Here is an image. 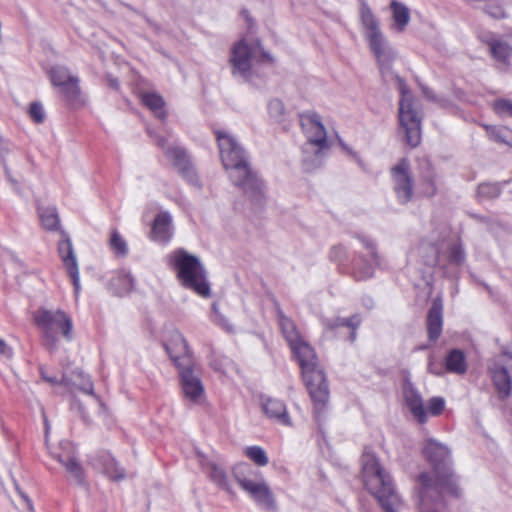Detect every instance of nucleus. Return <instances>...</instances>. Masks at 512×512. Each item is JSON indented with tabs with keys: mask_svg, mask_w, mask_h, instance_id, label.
<instances>
[{
	"mask_svg": "<svg viewBox=\"0 0 512 512\" xmlns=\"http://www.w3.org/2000/svg\"><path fill=\"white\" fill-rule=\"evenodd\" d=\"M285 107L280 99H272L268 103V113L275 121L280 122L283 118Z\"/></svg>",
	"mask_w": 512,
	"mask_h": 512,
	"instance_id": "48",
	"label": "nucleus"
},
{
	"mask_svg": "<svg viewBox=\"0 0 512 512\" xmlns=\"http://www.w3.org/2000/svg\"><path fill=\"white\" fill-rule=\"evenodd\" d=\"M399 122L405 133V142L411 148L421 143V117L414 109V100L411 98L399 101Z\"/></svg>",
	"mask_w": 512,
	"mask_h": 512,
	"instance_id": "11",
	"label": "nucleus"
},
{
	"mask_svg": "<svg viewBox=\"0 0 512 512\" xmlns=\"http://www.w3.org/2000/svg\"><path fill=\"white\" fill-rule=\"evenodd\" d=\"M176 369L181 390L185 398L194 404L199 403L204 395V386L201 381L200 373L197 371L195 361L191 363L185 362Z\"/></svg>",
	"mask_w": 512,
	"mask_h": 512,
	"instance_id": "13",
	"label": "nucleus"
},
{
	"mask_svg": "<svg viewBox=\"0 0 512 512\" xmlns=\"http://www.w3.org/2000/svg\"><path fill=\"white\" fill-rule=\"evenodd\" d=\"M363 305L366 307V308H372L373 305H374V301L371 297H366L363 299Z\"/></svg>",
	"mask_w": 512,
	"mask_h": 512,
	"instance_id": "62",
	"label": "nucleus"
},
{
	"mask_svg": "<svg viewBox=\"0 0 512 512\" xmlns=\"http://www.w3.org/2000/svg\"><path fill=\"white\" fill-rule=\"evenodd\" d=\"M359 15L363 36L376 62L396 59L397 51L383 34L379 19L373 13L366 0H360Z\"/></svg>",
	"mask_w": 512,
	"mask_h": 512,
	"instance_id": "8",
	"label": "nucleus"
},
{
	"mask_svg": "<svg viewBox=\"0 0 512 512\" xmlns=\"http://www.w3.org/2000/svg\"><path fill=\"white\" fill-rule=\"evenodd\" d=\"M257 50L260 53V61L274 62L273 57L263 49L259 39H256L251 45L245 40L237 42L232 48L229 62L231 73L235 78L250 85L253 89L261 90L266 86V78L251 64V59L256 56Z\"/></svg>",
	"mask_w": 512,
	"mask_h": 512,
	"instance_id": "7",
	"label": "nucleus"
},
{
	"mask_svg": "<svg viewBox=\"0 0 512 512\" xmlns=\"http://www.w3.org/2000/svg\"><path fill=\"white\" fill-rule=\"evenodd\" d=\"M402 392L405 404L408 407L411 414L417 419V421L420 424L426 423L428 417L424 409L422 396L409 379H406L404 381Z\"/></svg>",
	"mask_w": 512,
	"mask_h": 512,
	"instance_id": "20",
	"label": "nucleus"
},
{
	"mask_svg": "<svg viewBox=\"0 0 512 512\" xmlns=\"http://www.w3.org/2000/svg\"><path fill=\"white\" fill-rule=\"evenodd\" d=\"M11 185L16 193H20V184L16 179L11 178Z\"/></svg>",
	"mask_w": 512,
	"mask_h": 512,
	"instance_id": "63",
	"label": "nucleus"
},
{
	"mask_svg": "<svg viewBox=\"0 0 512 512\" xmlns=\"http://www.w3.org/2000/svg\"><path fill=\"white\" fill-rule=\"evenodd\" d=\"M57 461L65 468L70 478L79 486H85V472L74 449L69 443L62 444V451L55 455Z\"/></svg>",
	"mask_w": 512,
	"mask_h": 512,
	"instance_id": "17",
	"label": "nucleus"
},
{
	"mask_svg": "<svg viewBox=\"0 0 512 512\" xmlns=\"http://www.w3.org/2000/svg\"><path fill=\"white\" fill-rule=\"evenodd\" d=\"M207 468L211 481L217 484L220 488L230 492L231 487L225 469L214 462L209 463Z\"/></svg>",
	"mask_w": 512,
	"mask_h": 512,
	"instance_id": "39",
	"label": "nucleus"
},
{
	"mask_svg": "<svg viewBox=\"0 0 512 512\" xmlns=\"http://www.w3.org/2000/svg\"><path fill=\"white\" fill-rule=\"evenodd\" d=\"M134 283L131 273L123 269L113 271L107 280L109 289L117 296L129 294L134 288Z\"/></svg>",
	"mask_w": 512,
	"mask_h": 512,
	"instance_id": "24",
	"label": "nucleus"
},
{
	"mask_svg": "<svg viewBox=\"0 0 512 512\" xmlns=\"http://www.w3.org/2000/svg\"><path fill=\"white\" fill-rule=\"evenodd\" d=\"M482 11L488 15L489 17L495 20H501L508 18V13L506 12L503 4L496 0L487 1L484 3L482 7Z\"/></svg>",
	"mask_w": 512,
	"mask_h": 512,
	"instance_id": "42",
	"label": "nucleus"
},
{
	"mask_svg": "<svg viewBox=\"0 0 512 512\" xmlns=\"http://www.w3.org/2000/svg\"><path fill=\"white\" fill-rule=\"evenodd\" d=\"M34 322L41 329L44 344L50 351L58 348V333L70 341L72 339V319L62 310L39 309L34 313Z\"/></svg>",
	"mask_w": 512,
	"mask_h": 512,
	"instance_id": "9",
	"label": "nucleus"
},
{
	"mask_svg": "<svg viewBox=\"0 0 512 512\" xmlns=\"http://www.w3.org/2000/svg\"><path fill=\"white\" fill-rule=\"evenodd\" d=\"M74 407L76 408V410H77L81 420L84 422V424L90 425L92 423V420L88 414V411L83 406V404L80 401L75 400Z\"/></svg>",
	"mask_w": 512,
	"mask_h": 512,
	"instance_id": "56",
	"label": "nucleus"
},
{
	"mask_svg": "<svg viewBox=\"0 0 512 512\" xmlns=\"http://www.w3.org/2000/svg\"><path fill=\"white\" fill-rule=\"evenodd\" d=\"M489 54L496 62L510 65L512 58V45L507 41L498 39L490 48Z\"/></svg>",
	"mask_w": 512,
	"mask_h": 512,
	"instance_id": "33",
	"label": "nucleus"
},
{
	"mask_svg": "<svg viewBox=\"0 0 512 512\" xmlns=\"http://www.w3.org/2000/svg\"><path fill=\"white\" fill-rule=\"evenodd\" d=\"M428 371L437 376H441L443 374L442 366L435 361L432 356L428 359Z\"/></svg>",
	"mask_w": 512,
	"mask_h": 512,
	"instance_id": "58",
	"label": "nucleus"
},
{
	"mask_svg": "<svg viewBox=\"0 0 512 512\" xmlns=\"http://www.w3.org/2000/svg\"><path fill=\"white\" fill-rule=\"evenodd\" d=\"M329 259L337 264H345L348 260L346 248L342 245H335L329 251Z\"/></svg>",
	"mask_w": 512,
	"mask_h": 512,
	"instance_id": "50",
	"label": "nucleus"
},
{
	"mask_svg": "<svg viewBox=\"0 0 512 512\" xmlns=\"http://www.w3.org/2000/svg\"><path fill=\"white\" fill-rule=\"evenodd\" d=\"M143 104L153 111L157 117L164 119L167 115L164 110V99L157 93H144L142 95Z\"/></svg>",
	"mask_w": 512,
	"mask_h": 512,
	"instance_id": "37",
	"label": "nucleus"
},
{
	"mask_svg": "<svg viewBox=\"0 0 512 512\" xmlns=\"http://www.w3.org/2000/svg\"><path fill=\"white\" fill-rule=\"evenodd\" d=\"M29 115L35 123H43L46 116L43 105L38 101L32 102L29 108Z\"/></svg>",
	"mask_w": 512,
	"mask_h": 512,
	"instance_id": "51",
	"label": "nucleus"
},
{
	"mask_svg": "<svg viewBox=\"0 0 512 512\" xmlns=\"http://www.w3.org/2000/svg\"><path fill=\"white\" fill-rule=\"evenodd\" d=\"M445 369L449 373L462 375L467 371L465 353L460 349H452L445 357Z\"/></svg>",
	"mask_w": 512,
	"mask_h": 512,
	"instance_id": "29",
	"label": "nucleus"
},
{
	"mask_svg": "<svg viewBox=\"0 0 512 512\" xmlns=\"http://www.w3.org/2000/svg\"><path fill=\"white\" fill-rule=\"evenodd\" d=\"M232 473L235 480L244 491L254 482V480L250 478L254 471L252 467L247 463L236 464L232 468Z\"/></svg>",
	"mask_w": 512,
	"mask_h": 512,
	"instance_id": "38",
	"label": "nucleus"
},
{
	"mask_svg": "<svg viewBox=\"0 0 512 512\" xmlns=\"http://www.w3.org/2000/svg\"><path fill=\"white\" fill-rule=\"evenodd\" d=\"M147 132H148L149 136L154 139L156 145L158 147H160L161 149H163L164 152H165L166 149L169 148L167 146V139H166V137L155 133L151 129H147Z\"/></svg>",
	"mask_w": 512,
	"mask_h": 512,
	"instance_id": "57",
	"label": "nucleus"
},
{
	"mask_svg": "<svg viewBox=\"0 0 512 512\" xmlns=\"http://www.w3.org/2000/svg\"><path fill=\"white\" fill-rule=\"evenodd\" d=\"M301 370L303 380L314 404V417L321 425L329 400V385L324 371L319 367L317 355L312 346L300 339L290 346Z\"/></svg>",
	"mask_w": 512,
	"mask_h": 512,
	"instance_id": "3",
	"label": "nucleus"
},
{
	"mask_svg": "<svg viewBox=\"0 0 512 512\" xmlns=\"http://www.w3.org/2000/svg\"><path fill=\"white\" fill-rule=\"evenodd\" d=\"M277 315L279 326L289 346L302 339L295 323L287 317L281 309H278Z\"/></svg>",
	"mask_w": 512,
	"mask_h": 512,
	"instance_id": "31",
	"label": "nucleus"
},
{
	"mask_svg": "<svg viewBox=\"0 0 512 512\" xmlns=\"http://www.w3.org/2000/svg\"><path fill=\"white\" fill-rule=\"evenodd\" d=\"M487 372L497 399L506 401L512 394V352L503 350L500 355L489 360Z\"/></svg>",
	"mask_w": 512,
	"mask_h": 512,
	"instance_id": "10",
	"label": "nucleus"
},
{
	"mask_svg": "<svg viewBox=\"0 0 512 512\" xmlns=\"http://www.w3.org/2000/svg\"><path fill=\"white\" fill-rule=\"evenodd\" d=\"M300 125L306 135L302 146V166L306 172H313L324 164L330 145L325 126L318 113L305 111L299 114Z\"/></svg>",
	"mask_w": 512,
	"mask_h": 512,
	"instance_id": "5",
	"label": "nucleus"
},
{
	"mask_svg": "<svg viewBox=\"0 0 512 512\" xmlns=\"http://www.w3.org/2000/svg\"><path fill=\"white\" fill-rule=\"evenodd\" d=\"M492 109L501 118L512 117V100L508 98L495 99L492 103Z\"/></svg>",
	"mask_w": 512,
	"mask_h": 512,
	"instance_id": "47",
	"label": "nucleus"
},
{
	"mask_svg": "<svg viewBox=\"0 0 512 512\" xmlns=\"http://www.w3.org/2000/svg\"><path fill=\"white\" fill-rule=\"evenodd\" d=\"M50 80L53 86L59 88L63 86L65 83L73 79L75 76L70 74V71L67 67L64 66H53L49 72Z\"/></svg>",
	"mask_w": 512,
	"mask_h": 512,
	"instance_id": "40",
	"label": "nucleus"
},
{
	"mask_svg": "<svg viewBox=\"0 0 512 512\" xmlns=\"http://www.w3.org/2000/svg\"><path fill=\"white\" fill-rule=\"evenodd\" d=\"M245 455L251 459L258 466H265L268 464L269 459L265 450L257 445L248 446L245 448Z\"/></svg>",
	"mask_w": 512,
	"mask_h": 512,
	"instance_id": "46",
	"label": "nucleus"
},
{
	"mask_svg": "<svg viewBox=\"0 0 512 512\" xmlns=\"http://www.w3.org/2000/svg\"><path fill=\"white\" fill-rule=\"evenodd\" d=\"M355 237L361 242L363 247L368 251L370 258L373 260L375 265L381 266V256L378 253L376 242L369 236H366L363 234H357Z\"/></svg>",
	"mask_w": 512,
	"mask_h": 512,
	"instance_id": "43",
	"label": "nucleus"
},
{
	"mask_svg": "<svg viewBox=\"0 0 512 512\" xmlns=\"http://www.w3.org/2000/svg\"><path fill=\"white\" fill-rule=\"evenodd\" d=\"M446 257L450 265L460 267L466 260V252L460 240L450 243L447 247Z\"/></svg>",
	"mask_w": 512,
	"mask_h": 512,
	"instance_id": "36",
	"label": "nucleus"
},
{
	"mask_svg": "<svg viewBox=\"0 0 512 512\" xmlns=\"http://www.w3.org/2000/svg\"><path fill=\"white\" fill-rule=\"evenodd\" d=\"M390 9L392 11L394 29L399 33L403 32L410 21L409 8L404 3L393 0L390 3Z\"/></svg>",
	"mask_w": 512,
	"mask_h": 512,
	"instance_id": "30",
	"label": "nucleus"
},
{
	"mask_svg": "<svg viewBox=\"0 0 512 512\" xmlns=\"http://www.w3.org/2000/svg\"><path fill=\"white\" fill-rule=\"evenodd\" d=\"M166 157L172 161L181 176L191 185L201 187L198 175L192 165L190 156L182 146H172L165 150Z\"/></svg>",
	"mask_w": 512,
	"mask_h": 512,
	"instance_id": "15",
	"label": "nucleus"
},
{
	"mask_svg": "<svg viewBox=\"0 0 512 512\" xmlns=\"http://www.w3.org/2000/svg\"><path fill=\"white\" fill-rule=\"evenodd\" d=\"M488 136L494 142L505 144L512 148V129L507 126L485 125Z\"/></svg>",
	"mask_w": 512,
	"mask_h": 512,
	"instance_id": "34",
	"label": "nucleus"
},
{
	"mask_svg": "<svg viewBox=\"0 0 512 512\" xmlns=\"http://www.w3.org/2000/svg\"><path fill=\"white\" fill-rule=\"evenodd\" d=\"M222 164L231 182L242 190L255 208L265 203V186L248 161V156L236 138L228 132L216 130Z\"/></svg>",
	"mask_w": 512,
	"mask_h": 512,
	"instance_id": "2",
	"label": "nucleus"
},
{
	"mask_svg": "<svg viewBox=\"0 0 512 512\" xmlns=\"http://www.w3.org/2000/svg\"><path fill=\"white\" fill-rule=\"evenodd\" d=\"M362 318L360 314H354L351 317H336L326 318L322 320L323 326L328 330H335L340 327H347L350 329L349 341L354 343L357 339V330L360 327Z\"/></svg>",
	"mask_w": 512,
	"mask_h": 512,
	"instance_id": "26",
	"label": "nucleus"
},
{
	"mask_svg": "<svg viewBox=\"0 0 512 512\" xmlns=\"http://www.w3.org/2000/svg\"><path fill=\"white\" fill-rule=\"evenodd\" d=\"M432 472L417 477L418 512H438L447 505V498H459V478L452 467L450 449L434 438H428L422 449Z\"/></svg>",
	"mask_w": 512,
	"mask_h": 512,
	"instance_id": "1",
	"label": "nucleus"
},
{
	"mask_svg": "<svg viewBox=\"0 0 512 512\" xmlns=\"http://www.w3.org/2000/svg\"><path fill=\"white\" fill-rule=\"evenodd\" d=\"M420 90L423 94V96L430 102H433L437 104L441 108H450L452 106V102L444 97V96H438L430 87L420 83L419 84Z\"/></svg>",
	"mask_w": 512,
	"mask_h": 512,
	"instance_id": "45",
	"label": "nucleus"
},
{
	"mask_svg": "<svg viewBox=\"0 0 512 512\" xmlns=\"http://www.w3.org/2000/svg\"><path fill=\"white\" fill-rule=\"evenodd\" d=\"M174 236L172 215L168 211H160L154 218L149 239L159 245H168Z\"/></svg>",
	"mask_w": 512,
	"mask_h": 512,
	"instance_id": "18",
	"label": "nucleus"
},
{
	"mask_svg": "<svg viewBox=\"0 0 512 512\" xmlns=\"http://www.w3.org/2000/svg\"><path fill=\"white\" fill-rule=\"evenodd\" d=\"M62 239L58 243V254L70 276L76 294L80 291V277L77 258L69 235L61 230Z\"/></svg>",
	"mask_w": 512,
	"mask_h": 512,
	"instance_id": "16",
	"label": "nucleus"
},
{
	"mask_svg": "<svg viewBox=\"0 0 512 512\" xmlns=\"http://www.w3.org/2000/svg\"><path fill=\"white\" fill-rule=\"evenodd\" d=\"M38 213L44 229L48 231L58 230L60 219L55 207L39 208Z\"/></svg>",
	"mask_w": 512,
	"mask_h": 512,
	"instance_id": "35",
	"label": "nucleus"
},
{
	"mask_svg": "<svg viewBox=\"0 0 512 512\" xmlns=\"http://www.w3.org/2000/svg\"><path fill=\"white\" fill-rule=\"evenodd\" d=\"M502 192L499 183H481L477 188V197L480 200H491L498 198Z\"/></svg>",
	"mask_w": 512,
	"mask_h": 512,
	"instance_id": "41",
	"label": "nucleus"
},
{
	"mask_svg": "<svg viewBox=\"0 0 512 512\" xmlns=\"http://www.w3.org/2000/svg\"><path fill=\"white\" fill-rule=\"evenodd\" d=\"M109 245L111 250L120 257H125L128 254V245L125 239L120 235L117 230L111 233Z\"/></svg>",
	"mask_w": 512,
	"mask_h": 512,
	"instance_id": "44",
	"label": "nucleus"
},
{
	"mask_svg": "<svg viewBox=\"0 0 512 512\" xmlns=\"http://www.w3.org/2000/svg\"><path fill=\"white\" fill-rule=\"evenodd\" d=\"M478 40L488 46V49L499 39L495 33L491 31H482L477 35Z\"/></svg>",
	"mask_w": 512,
	"mask_h": 512,
	"instance_id": "55",
	"label": "nucleus"
},
{
	"mask_svg": "<svg viewBox=\"0 0 512 512\" xmlns=\"http://www.w3.org/2000/svg\"><path fill=\"white\" fill-rule=\"evenodd\" d=\"M445 408V400L442 397H432L429 400L428 409L433 416L440 415Z\"/></svg>",
	"mask_w": 512,
	"mask_h": 512,
	"instance_id": "53",
	"label": "nucleus"
},
{
	"mask_svg": "<svg viewBox=\"0 0 512 512\" xmlns=\"http://www.w3.org/2000/svg\"><path fill=\"white\" fill-rule=\"evenodd\" d=\"M79 82L80 80L76 76L58 88L61 99L65 101L68 106L73 108L79 107L83 104Z\"/></svg>",
	"mask_w": 512,
	"mask_h": 512,
	"instance_id": "28",
	"label": "nucleus"
},
{
	"mask_svg": "<svg viewBox=\"0 0 512 512\" xmlns=\"http://www.w3.org/2000/svg\"><path fill=\"white\" fill-rule=\"evenodd\" d=\"M11 185L16 193H20V184L16 179L11 178Z\"/></svg>",
	"mask_w": 512,
	"mask_h": 512,
	"instance_id": "64",
	"label": "nucleus"
},
{
	"mask_svg": "<svg viewBox=\"0 0 512 512\" xmlns=\"http://www.w3.org/2000/svg\"><path fill=\"white\" fill-rule=\"evenodd\" d=\"M78 376L82 380L81 383L79 385H76V384H73V385L81 392H83L87 395H91L96 400H99V397L94 392V385H93V382L91 381V379L88 376L84 375L82 372H79Z\"/></svg>",
	"mask_w": 512,
	"mask_h": 512,
	"instance_id": "49",
	"label": "nucleus"
},
{
	"mask_svg": "<svg viewBox=\"0 0 512 512\" xmlns=\"http://www.w3.org/2000/svg\"><path fill=\"white\" fill-rule=\"evenodd\" d=\"M437 173L429 161L421 164L418 177V194L422 197L432 198L438 193Z\"/></svg>",
	"mask_w": 512,
	"mask_h": 512,
	"instance_id": "21",
	"label": "nucleus"
},
{
	"mask_svg": "<svg viewBox=\"0 0 512 512\" xmlns=\"http://www.w3.org/2000/svg\"><path fill=\"white\" fill-rule=\"evenodd\" d=\"M13 354L12 348L6 343L5 340L0 338V355L11 357Z\"/></svg>",
	"mask_w": 512,
	"mask_h": 512,
	"instance_id": "59",
	"label": "nucleus"
},
{
	"mask_svg": "<svg viewBox=\"0 0 512 512\" xmlns=\"http://www.w3.org/2000/svg\"><path fill=\"white\" fill-rule=\"evenodd\" d=\"M261 508L274 511L277 508L274 495L265 481L253 482L245 490Z\"/></svg>",
	"mask_w": 512,
	"mask_h": 512,
	"instance_id": "22",
	"label": "nucleus"
},
{
	"mask_svg": "<svg viewBox=\"0 0 512 512\" xmlns=\"http://www.w3.org/2000/svg\"><path fill=\"white\" fill-rule=\"evenodd\" d=\"M8 152V144L0 137V157L4 158Z\"/></svg>",
	"mask_w": 512,
	"mask_h": 512,
	"instance_id": "61",
	"label": "nucleus"
},
{
	"mask_svg": "<svg viewBox=\"0 0 512 512\" xmlns=\"http://www.w3.org/2000/svg\"><path fill=\"white\" fill-rule=\"evenodd\" d=\"M375 265L373 260L368 261L365 256L356 254L351 264V275L356 281H365L374 276Z\"/></svg>",
	"mask_w": 512,
	"mask_h": 512,
	"instance_id": "27",
	"label": "nucleus"
},
{
	"mask_svg": "<svg viewBox=\"0 0 512 512\" xmlns=\"http://www.w3.org/2000/svg\"><path fill=\"white\" fill-rule=\"evenodd\" d=\"M40 374L42 379L50 384H63L65 386L71 385L70 378L63 376L62 379L59 381L55 375L49 373L48 370L43 367H40Z\"/></svg>",
	"mask_w": 512,
	"mask_h": 512,
	"instance_id": "52",
	"label": "nucleus"
},
{
	"mask_svg": "<svg viewBox=\"0 0 512 512\" xmlns=\"http://www.w3.org/2000/svg\"><path fill=\"white\" fill-rule=\"evenodd\" d=\"M163 347L175 368L180 367L185 362L191 363L195 361L194 353L187 340L178 330L170 332L168 339L163 342Z\"/></svg>",
	"mask_w": 512,
	"mask_h": 512,
	"instance_id": "14",
	"label": "nucleus"
},
{
	"mask_svg": "<svg viewBox=\"0 0 512 512\" xmlns=\"http://www.w3.org/2000/svg\"><path fill=\"white\" fill-rule=\"evenodd\" d=\"M362 478L366 490L377 500L385 512H397L403 505L390 472L382 466L374 453L362 454Z\"/></svg>",
	"mask_w": 512,
	"mask_h": 512,
	"instance_id": "4",
	"label": "nucleus"
},
{
	"mask_svg": "<svg viewBox=\"0 0 512 512\" xmlns=\"http://www.w3.org/2000/svg\"><path fill=\"white\" fill-rule=\"evenodd\" d=\"M427 333L430 341L438 340L443 327V303L440 298L433 300L427 314Z\"/></svg>",
	"mask_w": 512,
	"mask_h": 512,
	"instance_id": "23",
	"label": "nucleus"
},
{
	"mask_svg": "<svg viewBox=\"0 0 512 512\" xmlns=\"http://www.w3.org/2000/svg\"><path fill=\"white\" fill-rule=\"evenodd\" d=\"M107 83L109 85V87H111L112 89L118 91L120 89V83H119V80L115 77H113L112 75H107Z\"/></svg>",
	"mask_w": 512,
	"mask_h": 512,
	"instance_id": "60",
	"label": "nucleus"
},
{
	"mask_svg": "<svg viewBox=\"0 0 512 512\" xmlns=\"http://www.w3.org/2000/svg\"><path fill=\"white\" fill-rule=\"evenodd\" d=\"M101 461L105 474L113 481L125 479V469L122 468L116 459L108 452L101 455Z\"/></svg>",
	"mask_w": 512,
	"mask_h": 512,
	"instance_id": "32",
	"label": "nucleus"
},
{
	"mask_svg": "<svg viewBox=\"0 0 512 512\" xmlns=\"http://www.w3.org/2000/svg\"><path fill=\"white\" fill-rule=\"evenodd\" d=\"M429 250L431 251L432 256L425 260V264L430 267L440 266L444 268V265L441 264V257L438 248L435 245H430Z\"/></svg>",
	"mask_w": 512,
	"mask_h": 512,
	"instance_id": "54",
	"label": "nucleus"
},
{
	"mask_svg": "<svg viewBox=\"0 0 512 512\" xmlns=\"http://www.w3.org/2000/svg\"><path fill=\"white\" fill-rule=\"evenodd\" d=\"M167 265L173 269L180 284L194 291L199 296L209 298L211 288L207 279V271L200 258L184 248L171 251L166 257Z\"/></svg>",
	"mask_w": 512,
	"mask_h": 512,
	"instance_id": "6",
	"label": "nucleus"
},
{
	"mask_svg": "<svg viewBox=\"0 0 512 512\" xmlns=\"http://www.w3.org/2000/svg\"><path fill=\"white\" fill-rule=\"evenodd\" d=\"M390 176L398 203L402 205L409 203L414 195V179L409 160L401 158L390 169Z\"/></svg>",
	"mask_w": 512,
	"mask_h": 512,
	"instance_id": "12",
	"label": "nucleus"
},
{
	"mask_svg": "<svg viewBox=\"0 0 512 512\" xmlns=\"http://www.w3.org/2000/svg\"><path fill=\"white\" fill-rule=\"evenodd\" d=\"M395 60L396 59H387L377 62V66L380 71L381 77L385 83H389L392 81H395L397 83L401 95L400 99L411 98L413 97V95L405 80L393 70V63Z\"/></svg>",
	"mask_w": 512,
	"mask_h": 512,
	"instance_id": "25",
	"label": "nucleus"
},
{
	"mask_svg": "<svg viewBox=\"0 0 512 512\" xmlns=\"http://www.w3.org/2000/svg\"><path fill=\"white\" fill-rule=\"evenodd\" d=\"M260 404L265 416L283 426H292V420L287 411L286 404L279 399L261 395Z\"/></svg>",
	"mask_w": 512,
	"mask_h": 512,
	"instance_id": "19",
	"label": "nucleus"
}]
</instances>
